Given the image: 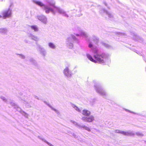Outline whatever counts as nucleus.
<instances>
[{
  "label": "nucleus",
  "mask_w": 146,
  "mask_h": 146,
  "mask_svg": "<svg viewBox=\"0 0 146 146\" xmlns=\"http://www.w3.org/2000/svg\"><path fill=\"white\" fill-rule=\"evenodd\" d=\"M73 30L75 32H77L79 34H74L77 36H82L85 38L86 40L88 41L89 44L88 47L91 48L90 52L94 54L93 56L94 60L92 56L89 54H87V58L91 61L95 62H98L100 64H104L106 62V60L108 58V54L106 52L99 51L98 49L96 46H93V44L89 40L87 34L85 32L81 30V28L76 25H75L72 28Z\"/></svg>",
  "instance_id": "f257e3e1"
},
{
  "label": "nucleus",
  "mask_w": 146,
  "mask_h": 146,
  "mask_svg": "<svg viewBox=\"0 0 146 146\" xmlns=\"http://www.w3.org/2000/svg\"><path fill=\"white\" fill-rule=\"evenodd\" d=\"M46 1V4H44L41 2L36 0H33V2L40 7L45 11L47 14L51 12L54 15H55L56 12L60 14H62L63 16L67 17H68V15L66 13V12L63 9L57 7L55 6V2L53 0H45Z\"/></svg>",
  "instance_id": "f03ea898"
},
{
  "label": "nucleus",
  "mask_w": 146,
  "mask_h": 146,
  "mask_svg": "<svg viewBox=\"0 0 146 146\" xmlns=\"http://www.w3.org/2000/svg\"><path fill=\"white\" fill-rule=\"evenodd\" d=\"M114 132L116 133H121L125 136H134L135 134H136L137 136L140 137H142L144 135L142 133L140 132H134L133 131H121L118 129H116L114 131Z\"/></svg>",
  "instance_id": "7ed1b4c3"
},
{
  "label": "nucleus",
  "mask_w": 146,
  "mask_h": 146,
  "mask_svg": "<svg viewBox=\"0 0 146 146\" xmlns=\"http://www.w3.org/2000/svg\"><path fill=\"white\" fill-rule=\"evenodd\" d=\"M76 43H78L79 42V40L73 35H71L66 40V46L70 48H72L73 46V40Z\"/></svg>",
  "instance_id": "20e7f679"
},
{
  "label": "nucleus",
  "mask_w": 146,
  "mask_h": 146,
  "mask_svg": "<svg viewBox=\"0 0 146 146\" xmlns=\"http://www.w3.org/2000/svg\"><path fill=\"white\" fill-rule=\"evenodd\" d=\"M13 5L11 3L9 8L3 10L1 13L2 15H0V18H2L4 19L9 18L11 17L12 12L11 7Z\"/></svg>",
  "instance_id": "39448f33"
},
{
  "label": "nucleus",
  "mask_w": 146,
  "mask_h": 146,
  "mask_svg": "<svg viewBox=\"0 0 146 146\" xmlns=\"http://www.w3.org/2000/svg\"><path fill=\"white\" fill-rule=\"evenodd\" d=\"M94 86L96 92L100 95L104 97L106 95V92L99 83L96 82Z\"/></svg>",
  "instance_id": "423d86ee"
},
{
  "label": "nucleus",
  "mask_w": 146,
  "mask_h": 146,
  "mask_svg": "<svg viewBox=\"0 0 146 146\" xmlns=\"http://www.w3.org/2000/svg\"><path fill=\"white\" fill-rule=\"evenodd\" d=\"M100 13L103 16L106 15L108 17V19L110 20H113V16L111 12H108L103 8L100 7L99 8Z\"/></svg>",
  "instance_id": "0eeeda50"
},
{
  "label": "nucleus",
  "mask_w": 146,
  "mask_h": 146,
  "mask_svg": "<svg viewBox=\"0 0 146 146\" xmlns=\"http://www.w3.org/2000/svg\"><path fill=\"white\" fill-rule=\"evenodd\" d=\"M10 105L13 106L14 108L16 109L17 111L19 112L23 115L25 117L28 118L29 116L28 114L21 110V108L19 107L18 105L16 104L13 101H11L9 102Z\"/></svg>",
  "instance_id": "6e6552de"
},
{
  "label": "nucleus",
  "mask_w": 146,
  "mask_h": 146,
  "mask_svg": "<svg viewBox=\"0 0 146 146\" xmlns=\"http://www.w3.org/2000/svg\"><path fill=\"white\" fill-rule=\"evenodd\" d=\"M71 122L78 128L80 129H84L88 131H90V129L88 127L85 126L84 125H81L80 124H78L75 121H71Z\"/></svg>",
  "instance_id": "1a4fd4ad"
},
{
  "label": "nucleus",
  "mask_w": 146,
  "mask_h": 146,
  "mask_svg": "<svg viewBox=\"0 0 146 146\" xmlns=\"http://www.w3.org/2000/svg\"><path fill=\"white\" fill-rule=\"evenodd\" d=\"M36 44L37 46V49L39 52L40 54L43 56H45L46 54V50L40 45L38 44L37 42H36Z\"/></svg>",
  "instance_id": "9d476101"
},
{
  "label": "nucleus",
  "mask_w": 146,
  "mask_h": 146,
  "mask_svg": "<svg viewBox=\"0 0 146 146\" xmlns=\"http://www.w3.org/2000/svg\"><path fill=\"white\" fill-rule=\"evenodd\" d=\"M63 73L64 75L68 78H70L72 75L71 71L67 67L64 70Z\"/></svg>",
  "instance_id": "9b49d317"
},
{
  "label": "nucleus",
  "mask_w": 146,
  "mask_h": 146,
  "mask_svg": "<svg viewBox=\"0 0 146 146\" xmlns=\"http://www.w3.org/2000/svg\"><path fill=\"white\" fill-rule=\"evenodd\" d=\"M27 96H24V97H22V98H20L23 101V103L24 104H26V106L28 107H31V105H32V104H31V102H29V100L27 98Z\"/></svg>",
  "instance_id": "f8f14e48"
},
{
  "label": "nucleus",
  "mask_w": 146,
  "mask_h": 146,
  "mask_svg": "<svg viewBox=\"0 0 146 146\" xmlns=\"http://www.w3.org/2000/svg\"><path fill=\"white\" fill-rule=\"evenodd\" d=\"M94 117L92 115H91L89 117H83L82 119L85 121L88 122H91L94 120Z\"/></svg>",
  "instance_id": "ddd939ff"
},
{
  "label": "nucleus",
  "mask_w": 146,
  "mask_h": 146,
  "mask_svg": "<svg viewBox=\"0 0 146 146\" xmlns=\"http://www.w3.org/2000/svg\"><path fill=\"white\" fill-rule=\"evenodd\" d=\"M37 18L39 20L41 21L44 24L46 23L47 18L45 16L43 15L38 16L37 17Z\"/></svg>",
  "instance_id": "4468645a"
},
{
  "label": "nucleus",
  "mask_w": 146,
  "mask_h": 146,
  "mask_svg": "<svg viewBox=\"0 0 146 146\" xmlns=\"http://www.w3.org/2000/svg\"><path fill=\"white\" fill-rule=\"evenodd\" d=\"M8 32L7 29L6 28H0V33L4 35H7Z\"/></svg>",
  "instance_id": "2eb2a0df"
},
{
  "label": "nucleus",
  "mask_w": 146,
  "mask_h": 146,
  "mask_svg": "<svg viewBox=\"0 0 146 146\" xmlns=\"http://www.w3.org/2000/svg\"><path fill=\"white\" fill-rule=\"evenodd\" d=\"M29 62L33 65L36 67H38V64L37 63L36 61L33 58H30L29 59Z\"/></svg>",
  "instance_id": "dca6fc26"
},
{
  "label": "nucleus",
  "mask_w": 146,
  "mask_h": 146,
  "mask_svg": "<svg viewBox=\"0 0 146 146\" xmlns=\"http://www.w3.org/2000/svg\"><path fill=\"white\" fill-rule=\"evenodd\" d=\"M28 36L32 40L36 41H37L38 40V37L32 34H29L28 35Z\"/></svg>",
  "instance_id": "f3484780"
},
{
  "label": "nucleus",
  "mask_w": 146,
  "mask_h": 146,
  "mask_svg": "<svg viewBox=\"0 0 146 146\" xmlns=\"http://www.w3.org/2000/svg\"><path fill=\"white\" fill-rule=\"evenodd\" d=\"M82 113L84 115L88 116L90 115V112L88 110H84L82 111Z\"/></svg>",
  "instance_id": "a211bd4d"
},
{
  "label": "nucleus",
  "mask_w": 146,
  "mask_h": 146,
  "mask_svg": "<svg viewBox=\"0 0 146 146\" xmlns=\"http://www.w3.org/2000/svg\"><path fill=\"white\" fill-rule=\"evenodd\" d=\"M48 46L50 48L52 49H55L56 48V46L52 42H49Z\"/></svg>",
  "instance_id": "6ab92c4d"
},
{
  "label": "nucleus",
  "mask_w": 146,
  "mask_h": 146,
  "mask_svg": "<svg viewBox=\"0 0 146 146\" xmlns=\"http://www.w3.org/2000/svg\"><path fill=\"white\" fill-rule=\"evenodd\" d=\"M71 105L72 107L74 108L77 111L80 112H81V110L79 109L76 105L72 103H71Z\"/></svg>",
  "instance_id": "aec40b11"
},
{
  "label": "nucleus",
  "mask_w": 146,
  "mask_h": 146,
  "mask_svg": "<svg viewBox=\"0 0 146 146\" xmlns=\"http://www.w3.org/2000/svg\"><path fill=\"white\" fill-rule=\"evenodd\" d=\"M92 39L95 44H97L99 42L98 38L95 36H92Z\"/></svg>",
  "instance_id": "412c9836"
},
{
  "label": "nucleus",
  "mask_w": 146,
  "mask_h": 146,
  "mask_svg": "<svg viewBox=\"0 0 146 146\" xmlns=\"http://www.w3.org/2000/svg\"><path fill=\"white\" fill-rule=\"evenodd\" d=\"M47 105L52 110L54 111L55 113H56L57 114L59 115L60 114L58 110H56V109L54 108L52 106H50L49 104H47Z\"/></svg>",
  "instance_id": "4be33fe9"
},
{
  "label": "nucleus",
  "mask_w": 146,
  "mask_h": 146,
  "mask_svg": "<svg viewBox=\"0 0 146 146\" xmlns=\"http://www.w3.org/2000/svg\"><path fill=\"white\" fill-rule=\"evenodd\" d=\"M32 29L34 30L35 32H37L38 31V28L36 26L32 25L31 26Z\"/></svg>",
  "instance_id": "5701e85b"
},
{
  "label": "nucleus",
  "mask_w": 146,
  "mask_h": 146,
  "mask_svg": "<svg viewBox=\"0 0 146 146\" xmlns=\"http://www.w3.org/2000/svg\"><path fill=\"white\" fill-rule=\"evenodd\" d=\"M101 43L103 46H104L107 48H110L111 47V46L109 45L108 44H106L105 43L102 42Z\"/></svg>",
  "instance_id": "b1692460"
},
{
  "label": "nucleus",
  "mask_w": 146,
  "mask_h": 146,
  "mask_svg": "<svg viewBox=\"0 0 146 146\" xmlns=\"http://www.w3.org/2000/svg\"><path fill=\"white\" fill-rule=\"evenodd\" d=\"M116 35L119 36H124V37L126 36V35L123 33H121L120 32L116 33Z\"/></svg>",
  "instance_id": "393cba45"
},
{
  "label": "nucleus",
  "mask_w": 146,
  "mask_h": 146,
  "mask_svg": "<svg viewBox=\"0 0 146 146\" xmlns=\"http://www.w3.org/2000/svg\"><path fill=\"white\" fill-rule=\"evenodd\" d=\"M16 54L18 56L21 58L22 59H24L25 58V56L22 54Z\"/></svg>",
  "instance_id": "a878e982"
},
{
  "label": "nucleus",
  "mask_w": 146,
  "mask_h": 146,
  "mask_svg": "<svg viewBox=\"0 0 146 146\" xmlns=\"http://www.w3.org/2000/svg\"><path fill=\"white\" fill-rule=\"evenodd\" d=\"M0 98L5 102L7 103V100L5 97L0 96Z\"/></svg>",
  "instance_id": "bb28decb"
},
{
  "label": "nucleus",
  "mask_w": 146,
  "mask_h": 146,
  "mask_svg": "<svg viewBox=\"0 0 146 146\" xmlns=\"http://www.w3.org/2000/svg\"><path fill=\"white\" fill-rule=\"evenodd\" d=\"M132 35L134 36H135V38H133L135 40H137V36L136 35V34L133 33L132 34H131Z\"/></svg>",
  "instance_id": "cd10ccee"
},
{
  "label": "nucleus",
  "mask_w": 146,
  "mask_h": 146,
  "mask_svg": "<svg viewBox=\"0 0 146 146\" xmlns=\"http://www.w3.org/2000/svg\"><path fill=\"white\" fill-rule=\"evenodd\" d=\"M38 138L39 139H41L43 141H44V142H45L46 143V141H46L44 139L42 138V137L40 136H38Z\"/></svg>",
  "instance_id": "c85d7f7f"
},
{
  "label": "nucleus",
  "mask_w": 146,
  "mask_h": 146,
  "mask_svg": "<svg viewBox=\"0 0 146 146\" xmlns=\"http://www.w3.org/2000/svg\"><path fill=\"white\" fill-rule=\"evenodd\" d=\"M125 110L127 111H128V112H129L132 113H133L134 114H136L135 113H134L133 111H130L128 110H127V109H125Z\"/></svg>",
  "instance_id": "c756f323"
},
{
  "label": "nucleus",
  "mask_w": 146,
  "mask_h": 146,
  "mask_svg": "<svg viewBox=\"0 0 146 146\" xmlns=\"http://www.w3.org/2000/svg\"><path fill=\"white\" fill-rule=\"evenodd\" d=\"M46 143H47L48 145H49L50 146H54L53 145H52V144H51V143H49L47 141H46Z\"/></svg>",
  "instance_id": "7c9ffc66"
},
{
  "label": "nucleus",
  "mask_w": 146,
  "mask_h": 146,
  "mask_svg": "<svg viewBox=\"0 0 146 146\" xmlns=\"http://www.w3.org/2000/svg\"><path fill=\"white\" fill-rule=\"evenodd\" d=\"M72 135L74 138H77V136L74 133H72Z\"/></svg>",
  "instance_id": "2f4dec72"
},
{
  "label": "nucleus",
  "mask_w": 146,
  "mask_h": 146,
  "mask_svg": "<svg viewBox=\"0 0 146 146\" xmlns=\"http://www.w3.org/2000/svg\"><path fill=\"white\" fill-rule=\"evenodd\" d=\"M35 98L36 99H37L38 100L39 99L38 98V97L37 96H35Z\"/></svg>",
  "instance_id": "473e14b6"
},
{
  "label": "nucleus",
  "mask_w": 146,
  "mask_h": 146,
  "mask_svg": "<svg viewBox=\"0 0 146 146\" xmlns=\"http://www.w3.org/2000/svg\"><path fill=\"white\" fill-rule=\"evenodd\" d=\"M104 4L106 6H107V4H106V2H104Z\"/></svg>",
  "instance_id": "72a5a7b5"
},
{
  "label": "nucleus",
  "mask_w": 146,
  "mask_h": 146,
  "mask_svg": "<svg viewBox=\"0 0 146 146\" xmlns=\"http://www.w3.org/2000/svg\"><path fill=\"white\" fill-rule=\"evenodd\" d=\"M22 95V93H20V95H20V96H21V95Z\"/></svg>",
  "instance_id": "f704fd0d"
},
{
  "label": "nucleus",
  "mask_w": 146,
  "mask_h": 146,
  "mask_svg": "<svg viewBox=\"0 0 146 146\" xmlns=\"http://www.w3.org/2000/svg\"><path fill=\"white\" fill-rule=\"evenodd\" d=\"M144 143L146 144V141H144Z\"/></svg>",
  "instance_id": "c9c22d12"
}]
</instances>
